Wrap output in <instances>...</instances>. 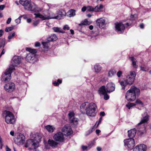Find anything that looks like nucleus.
I'll return each instance as SVG.
<instances>
[{"mask_svg":"<svg viewBox=\"0 0 151 151\" xmlns=\"http://www.w3.org/2000/svg\"><path fill=\"white\" fill-rule=\"evenodd\" d=\"M11 20L12 19L11 18H9L6 21V23L7 24H9L10 23Z\"/></svg>","mask_w":151,"mask_h":151,"instance_id":"nucleus-58","label":"nucleus"},{"mask_svg":"<svg viewBox=\"0 0 151 151\" xmlns=\"http://www.w3.org/2000/svg\"><path fill=\"white\" fill-rule=\"evenodd\" d=\"M82 11L84 12L86 10H87V6H84L82 8Z\"/></svg>","mask_w":151,"mask_h":151,"instance_id":"nucleus-56","label":"nucleus"},{"mask_svg":"<svg viewBox=\"0 0 151 151\" xmlns=\"http://www.w3.org/2000/svg\"><path fill=\"white\" fill-rule=\"evenodd\" d=\"M5 8V6L4 5H0V10H3Z\"/></svg>","mask_w":151,"mask_h":151,"instance_id":"nucleus-55","label":"nucleus"},{"mask_svg":"<svg viewBox=\"0 0 151 151\" xmlns=\"http://www.w3.org/2000/svg\"><path fill=\"white\" fill-rule=\"evenodd\" d=\"M96 149L98 151H100L101 150V148L100 147H97Z\"/></svg>","mask_w":151,"mask_h":151,"instance_id":"nucleus-64","label":"nucleus"},{"mask_svg":"<svg viewBox=\"0 0 151 151\" xmlns=\"http://www.w3.org/2000/svg\"><path fill=\"white\" fill-rule=\"evenodd\" d=\"M53 139L57 142L62 143L64 142L65 138L63 134L61 132H58L53 136Z\"/></svg>","mask_w":151,"mask_h":151,"instance_id":"nucleus-12","label":"nucleus"},{"mask_svg":"<svg viewBox=\"0 0 151 151\" xmlns=\"http://www.w3.org/2000/svg\"><path fill=\"white\" fill-rule=\"evenodd\" d=\"M58 38L55 34H53L48 37L47 38V41L49 42H52L56 41Z\"/></svg>","mask_w":151,"mask_h":151,"instance_id":"nucleus-27","label":"nucleus"},{"mask_svg":"<svg viewBox=\"0 0 151 151\" xmlns=\"http://www.w3.org/2000/svg\"><path fill=\"white\" fill-rule=\"evenodd\" d=\"M140 92V90L134 86H132L127 92V94L134 93V94H138Z\"/></svg>","mask_w":151,"mask_h":151,"instance_id":"nucleus-24","label":"nucleus"},{"mask_svg":"<svg viewBox=\"0 0 151 151\" xmlns=\"http://www.w3.org/2000/svg\"><path fill=\"white\" fill-rule=\"evenodd\" d=\"M46 129L49 132H52L55 128L52 126H50V125H47L46 127Z\"/></svg>","mask_w":151,"mask_h":151,"instance_id":"nucleus-36","label":"nucleus"},{"mask_svg":"<svg viewBox=\"0 0 151 151\" xmlns=\"http://www.w3.org/2000/svg\"><path fill=\"white\" fill-rule=\"evenodd\" d=\"M5 38H3L1 39V41H0V47H4L5 45Z\"/></svg>","mask_w":151,"mask_h":151,"instance_id":"nucleus-42","label":"nucleus"},{"mask_svg":"<svg viewBox=\"0 0 151 151\" xmlns=\"http://www.w3.org/2000/svg\"><path fill=\"white\" fill-rule=\"evenodd\" d=\"M62 131L66 136L70 135L72 133V131L69 125L66 124L62 129Z\"/></svg>","mask_w":151,"mask_h":151,"instance_id":"nucleus-15","label":"nucleus"},{"mask_svg":"<svg viewBox=\"0 0 151 151\" xmlns=\"http://www.w3.org/2000/svg\"><path fill=\"white\" fill-rule=\"evenodd\" d=\"M58 144V142L52 139H49L47 142L44 143L45 147L47 149L49 148L50 146L53 148H56L57 147Z\"/></svg>","mask_w":151,"mask_h":151,"instance_id":"nucleus-11","label":"nucleus"},{"mask_svg":"<svg viewBox=\"0 0 151 151\" xmlns=\"http://www.w3.org/2000/svg\"><path fill=\"white\" fill-rule=\"evenodd\" d=\"M3 116L5 118V121L7 124H14L16 121V118L11 112L5 111L3 113Z\"/></svg>","mask_w":151,"mask_h":151,"instance_id":"nucleus-6","label":"nucleus"},{"mask_svg":"<svg viewBox=\"0 0 151 151\" xmlns=\"http://www.w3.org/2000/svg\"><path fill=\"white\" fill-rule=\"evenodd\" d=\"M129 59L132 62V65L133 67L134 68H137V65L136 64L137 60L134 59V57H130Z\"/></svg>","mask_w":151,"mask_h":151,"instance_id":"nucleus-30","label":"nucleus"},{"mask_svg":"<svg viewBox=\"0 0 151 151\" xmlns=\"http://www.w3.org/2000/svg\"><path fill=\"white\" fill-rule=\"evenodd\" d=\"M44 15H42L40 13H35L34 15L35 18H39L42 20L49 19H55L56 13L54 14L51 12L47 10V12L43 13Z\"/></svg>","mask_w":151,"mask_h":151,"instance_id":"nucleus-7","label":"nucleus"},{"mask_svg":"<svg viewBox=\"0 0 151 151\" xmlns=\"http://www.w3.org/2000/svg\"><path fill=\"white\" fill-rule=\"evenodd\" d=\"M43 10V8H42L37 7L35 4H34L33 5V7L32 8L30 11L34 12H38L42 11Z\"/></svg>","mask_w":151,"mask_h":151,"instance_id":"nucleus-26","label":"nucleus"},{"mask_svg":"<svg viewBox=\"0 0 151 151\" xmlns=\"http://www.w3.org/2000/svg\"><path fill=\"white\" fill-rule=\"evenodd\" d=\"M87 11L88 12H94V8L91 6H87Z\"/></svg>","mask_w":151,"mask_h":151,"instance_id":"nucleus-44","label":"nucleus"},{"mask_svg":"<svg viewBox=\"0 0 151 151\" xmlns=\"http://www.w3.org/2000/svg\"><path fill=\"white\" fill-rule=\"evenodd\" d=\"M52 29L55 32L61 33H65V32L62 30V29L60 27H53L52 28Z\"/></svg>","mask_w":151,"mask_h":151,"instance_id":"nucleus-32","label":"nucleus"},{"mask_svg":"<svg viewBox=\"0 0 151 151\" xmlns=\"http://www.w3.org/2000/svg\"><path fill=\"white\" fill-rule=\"evenodd\" d=\"M94 69L96 73H99L101 70V67L99 64H96L94 66Z\"/></svg>","mask_w":151,"mask_h":151,"instance_id":"nucleus-34","label":"nucleus"},{"mask_svg":"<svg viewBox=\"0 0 151 151\" xmlns=\"http://www.w3.org/2000/svg\"><path fill=\"white\" fill-rule=\"evenodd\" d=\"M26 50L29 52L26 55L25 59L27 61L30 63H33L36 61L37 58V56L35 54L37 50L36 49L27 48Z\"/></svg>","mask_w":151,"mask_h":151,"instance_id":"nucleus-4","label":"nucleus"},{"mask_svg":"<svg viewBox=\"0 0 151 151\" xmlns=\"http://www.w3.org/2000/svg\"><path fill=\"white\" fill-rule=\"evenodd\" d=\"M13 29V28L12 27H6L5 29V31L6 32H7L9 31H10L12 30Z\"/></svg>","mask_w":151,"mask_h":151,"instance_id":"nucleus-46","label":"nucleus"},{"mask_svg":"<svg viewBox=\"0 0 151 151\" xmlns=\"http://www.w3.org/2000/svg\"><path fill=\"white\" fill-rule=\"evenodd\" d=\"M19 2L22 5L24 9L27 11H30L34 4L31 3V0H19Z\"/></svg>","mask_w":151,"mask_h":151,"instance_id":"nucleus-9","label":"nucleus"},{"mask_svg":"<svg viewBox=\"0 0 151 151\" xmlns=\"http://www.w3.org/2000/svg\"><path fill=\"white\" fill-rule=\"evenodd\" d=\"M116 30L119 33H121L124 32L125 27L122 23H116L115 24Z\"/></svg>","mask_w":151,"mask_h":151,"instance_id":"nucleus-18","label":"nucleus"},{"mask_svg":"<svg viewBox=\"0 0 151 151\" xmlns=\"http://www.w3.org/2000/svg\"><path fill=\"white\" fill-rule=\"evenodd\" d=\"M100 115L101 116H105V113L104 111H101L100 112Z\"/></svg>","mask_w":151,"mask_h":151,"instance_id":"nucleus-57","label":"nucleus"},{"mask_svg":"<svg viewBox=\"0 0 151 151\" xmlns=\"http://www.w3.org/2000/svg\"><path fill=\"white\" fill-rule=\"evenodd\" d=\"M39 21L38 20L34 22L33 24L34 27L37 26L39 23Z\"/></svg>","mask_w":151,"mask_h":151,"instance_id":"nucleus-50","label":"nucleus"},{"mask_svg":"<svg viewBox=\"0 0 151 151\" xmlns=\"http://www.w3.org/2000/svg\"><path fill=\"white\" fill-rule=\"evenodd\" d=\"M147 149V146L144 144H141L137 145L133 150V151H146Z\"/></svg>","mask_w":151,"mask_h":151,"instance_id":"nucleus-22","label":"nucleus"},{"mask_svg":"<svg viewBox=\"0 0 151 151\" xmlns=\"http://www.w3.org/2000/svg\"><path fill=\"white\" fill-rule=\"evenodd\" d=\"M104 99L105 100H107L109 99V95H104Z\"/></svg>","mask_w":151,"mask_h":151,"instance_id":"nucleus-54","label":"nucleus"},{"mask_svg":"<svg viewBox=\"0 0 151 151\" xmlns=\"http://www.w3.org/2000/svg\"><path fill=\"white\" fill-rule=\"evenodd\" d=\"M3 34V31L2 29L0 30V37H1Z\"/></svg>","mask_w":151,"mask_h":151,"instance_id":"nucleus-60","label":"nucleus"},{"mask_svg":"<svg viewBox=\"0 0 151 151\" xmlns=\"http://www.w3.org/2000/svg\"><path fill=\"white\" fill-rule=\"evenodd\" d=\"M116 73L115 70H110L108 72V76H109L111 77L115 75Z\"/></svg>","mask_w":151,"mask_h":151,"instance_id":"nucleus-39","label":"nucleus"},{"mask_svg":"<svg viewBox=\"0 0 151 151\" xmlns=\"http://www.w3.org/2000/svg\"><path fill=\"white\" fill-rule=\"evenodd\" d=\"M93 130V128H92L88 130L86 133V135L88 136L91 133Z\"/></svg>","mask_w":151,"mask_h":151,"instance_id":"nucleus-45","label":"nucleus"},{"mask_svg":"<svg viewBox=\"0 0 151 151\" xmlns=\"http://www.w3.org/2000/svg\"><path fill=\"white\" fill-rule=\"evenodd\" d=\"M106 88L104 86H102L99 90V92L100 94H107L114 91L115 89V85L112 82L108 83L106 85Z\"/></svg>","mask_w":151,"mask_h":151,"instance_id":"nucleus-5","label":"nucleus"},{"mask_svg":"<svg viewBox=\"0 0 151 151\" xmlns=\"http://www.w3.org/2000/svg\"><path fill=\"white\" fill-rule=\"evenodd\" d=\"M136 132L137 130L135 128L128 131V133L129 137L130 138L133 139V138L135 136Z\"/></svg>","mask_w":151,"mask_h":151,"instance_id":"nucleus-25","label":"nucleus"},{"mask_svg":"<svg viewBox=\"0 0 151 151\" xmlns=\"http://www.w3.org/2000/svg\"><path fill=\"white\" fill-rule=\"evenodd\" d=\"M140 69L143 71L146 72L148 71V69L145 67H143L141 66H140Z\"/></svg>","mask_w":151,"mask_h":151,"instance_id":"nucleus-49","label":"nucleus"},{"mask_svg":"<svg viewBox=\"0 0 151 151\" xmlns=\"http://www.w3.org/2000/svg\"><path fill=\"white\" fill-rule=\"evenodd\" d=\"M69 119L71 123L76 125L78 124V119L75 116V114L73 112H70L68 114Z\"/></svg>","mask_w":151,"mask_h":151,"instance_id":"nucleus-16","label":"nucleus"},{"mask_svg":"<svg viewBox=\"0 0 151 151\" xmlns=\"http://www.w3.org/2000/svg\"><path fill=\"white\" fill-rule=\"evenodd\" d=\"M137 104H139L141 106H142L143 103L140 100L138 99L136 100L135 103H129L126 104V106L129 109H130L133 106L136 105Z\"/></svg>","mask_w":151,"mask_h":151,"instance_id":"nucleus-23","label":"nucleus"},{"mask_svg":"<svg viewBox=\"0 0 151 151\" xmlns=\"http://www.w3.org/2000/svg\"><path fill=\"white\" fill-rule=\"evenodd\" d=\"M56 15L55 19H60L66 15V13L64 10H60L56 12Z\"/></svg>","mask_w":151,"mask_h":151,"instance_id":"nucleus-20","label":"nucleus"},{"mask_svg":"<svg viewBox=\"0 0 151 151\" xmlns=\"http://www.w3.org/2000/svg\"><path fill=\"white\" fill-rule=\"evenodd\" d=\"M17 66L12 65L10 66L9 68L7 69L2 76L1 80L2 81L6 82L9 81L11 79V73L15 70L14 66Z\"/></svg>","mask_w":151,"mask_h":151,"instance_id":"nucleus-8","label":"nucleus"},{"mask_svg":"<svg viewBox=\"0 0 151 151\" xmlns=\"http://www.w3.org/2000/svg\"><path fill=\"white\" fill-rule=\"evenodd\" d=\"M99 34V32L98 30L92 31L91 33L92 38H93V37L97 36Z\"/></svg>","mask_w":151,"mask_h":151,"instance_id":"nucleus-41","label":"nucleus"},{"mask_svg":"<svg viewBox=\"0 0 151 151\" xmlns=\"http://www.w3.org/2000/svg\"><path fill=\"white\" fill-rule=\"evenodd\" d=\"M42 138L41 135L37 133L34 136L33 139H28L26 142L25 147L28 148L29 149H35L39 146V142Z\"/></svg>","mask_w":151,"mask_h":151,"instance_id":"nucleus-2","label":"nucleus"},{"mask_svg":"<svg viewBox=\"0 0 151 151\" xmlns=\"http://www.w3.org/2000/svg\"><path fill=\"white\" fill-rule=\"evenodd\" d=\"M5 51L4 49H3L0 55L1 56L2 55L4 54L5 53Z\"/></svg>","mask_w":151,"mask_h":151,"instance_id":"nucleus-62","label":"nucleus"},{"mask_svg":"<svg viewBox=\"0 0 151 151\" xmlns=\"http://www.w3.org/2000/svg\"><path fill=\"white\" fill-rule=\"evenodd\" d=\"M15 22L17 24H19L21 22L20 21V20H19V19H17L15 20Z\"/></svg>","mask_w":151,"mask_h":151,"instance_id":"nucleus-59","label":"nucleus"},{"mask_svg":"<svg viewBox=\"0 0 151 151\" xmlns=\"http://www.w3.org/2000/svg\"><path fill=\"white\" fill-rule=\"evenodd\" d=\"M81 148H82V149L83 150H88V146H84V145H82L81 146Z\"/></svg>","mask_w":151,"mask_h":151,"instance_id":"nucleus-52","label":"nucleus"},{"mask_svg":"<svg viewBox=\"0 0 151 151\" xmlns=\"http://www.w3.org/2000/svg\"><path fill=\"white\" fill-rule=\"evenodd\" d=\"M97 107L93 103H89L86 102L82 104L80 107V111L83 114H86L88 116H94L97 113Z\"/></svg>","mask_w":151,"mask_h":151,"instance_id":"nucleus-1","label":"nucleus"},{"mask_svg":"<svg viewBox=\"0 0 151 151\" xmlns=\"http://www.w3.org/2000/svg\"><path fill=\"white\" fill-rule=\"evenodd\" d=\"M136 96V95H125V98L127 101H132L135 99Z\"/></svg>","mask_w":151,"mask_h":151,"instance_id":"nucleus-28","label":"nucleus"},{"mask_svg":"<svg viewBox=\"0 0 151 151\" xmlns=\"http://www.w3.org/2000/svg\"><path fill=\"white\" fill-rule=\"evenodd\" d=\"M132 24V23H130V22L128 23V22H127V23H126L125 25H126L127 27H128V26L131 25Z\"/></svg>","mask_w":151,"mask_h":151,"instance_id":"nucleus-61","label":"nucleus"},{"mask_svg":"<svg viewBox=\"0 0 151 151\" xmlns=\"http://www.w3.org/2000/svg\"><path fill=\"white\" fill-rule=\"evenodd\" d=\"M97 25L101 29L105 28L106 24V20L104 18H101L97 19L96 21Z\"/></svg>","mask_w":151,"mask_h":151,"instance_id":"nucleus-14","label":"nucleus"},{"mask_svg":"<svg viewBox=\"0 0 151 151\" xmlns=\"http://www.w3.org/2000/svg\"><path fill=\"white\" fill-rule=\"evenodd\" d=\"M62 82V80L60 79H58L57 80V81H54L52 82V83L54 86H57L59 85Z\"/></svg>","mask_w":151,"mask_h":151,"instance_id":"nucleus-38","label":"nucleus"},{"mask_svg":"<svg viewBox=\"0 0 151 151\" xmlns=\"http://www.w3.org/2000/svg\"><path fill=\"white\" fill-rule=\"evenodd\" d=\"M144 114L145 116H143V115L142 114V117L141 121L136 126L138 131L140 132L141 135L144 134L146 133V128L144 124L147 122L149 119V115L147 113H145Z\"/></svg>","mask_w":151,"mask_h":151,"instance_id":"nucleus-3","label":"nucleus"},{"mask_svg":"<svg viewBox=\"0 0 151 151\" xmlns=\"http://www.w3.org/2000/svg\"><path fill=\"white\" fill-rule=\"evenodd\" d=\"M75 15V11L73 9L69 10L66 14V15L69 17L74 16Z\"/></svg>","mask_w":151,"mask_h":151,"instance_id":"nucleus-29","label":"nucleus"},{"mask_svg":"<svg viewBox=\"0 0 151 151\" xmlns=\"http://www.w3.org/2000/svg\"><path fill=\"white\" fill-rule=\"evenodd\" d=\"M119 83L122 86V89H124L125 87L127 85H128L126 80L120 81H119Z\"/></svg>","mask_w":151,"mask_h":151,"instance_id":"nucleus-35","label":"nucleus"},{"mask_svg":"<svg viewBox=\"0 0 151 151\" xmlns=\"http://www.w3.org/2000/svg\"><path fill=\"white\" fill-rule=\"evenodd\" d=\"M15 34L14 32L11 35H10L8 37V38L10 40L12 39L13 37L14 36Z\"/></svg>","mask_w":151,"mask_h":151,"instance_id":"nucleus-48","label":"nucleus"},{"mask_svg":"<svg viewBox=\"0 0 151 151\" xmlns=\"http://www.w3.org/2000/svg\"><path fill=\"white\" fill-rule=\"evenodd\" d=\"M25 137L22 134H19L18 135L15 139V142L16 143L19 144H23L25 141Z\"/></svg>","mask_w":151,"mask_h":151,"instance_id":"nucleus-21","label":"nucleus"},{"mask_svg":"<svg viewBox=\"0 0 151 151\" xmlns=\"http://www.w3.org/2000/svg\"><path fill=\"white\" fill-rule=\"evenodd\" d=\"M43 45V47L45 50H46L47 49L50 45L49 42L48 41L46 42H43L42 43Z\"/></svg>","mask_w":151,"mask_h":151,"instance_id":"nucleus-33","label":"nucleus"},{"mask_svg":"<svg viewBox=\"0 0 151 151\" xmlns=\"http://www.w3.org/2000/svg\"><path fill=\"white\" fill-rule=\"evenodd\" d=\"M137 16L138 15L136 14H131L130 16V19L133 21L137 18Z\"/></svg>","mask_w":151,"mask_h":151,"instance_id":"nucleus-40","label":"nucleus"},{"mask_svg":"<svg viewBox=\"0 0 151 151\" xmlns=\"http://www.w3.org/2000/svg\"><path fill=\"white\" fill-rule=\"evenodd\" d=\"M103 7V5L102 4H100L99 5H97L94 8V12H99L102 11Z\"/></svg>","mask_w":151,"mask_h":151,"instance_id":"nucleus-31","label":"nucleus"},{"mask_svg":"<svg viewBox=\"0 0 151 151\" xmlns=\"http://www.w3.org/2000/svg\"><path fill=\"white\" fill-rule=\"evenodd\" d=\"M90 24V23L86 19L84 20L83 21L81 22L79 24V25L81 26L82 25H89Z\"/></svg>","mask_w":151,"mask_h":151,"instance_id":"nucleus-37","label":"nucleus"},{"mask_svg":"<svg viewBox=\"0 0 151 151\" xmlns=\"http://www.w3.org/2000/svg\"><path fill=\"white\" fill-rule=\"evenodd\" d=\"M40 44L39 42H36L35 43V47H39L40 46Z\"/></svg>","mask_w":151,"mask_h":151,"instance_id":"nucleus-53","label":"nucleus"},{"mask_svg":"<svg viewBox=\"0 0 151 151\" xmlns=\"http://www.w3.org/2000/svg\"><path fill=\"white\" fill-rule=\"evenodd\" d=\"M63 29L64 30H69L70 29V27L68 25H65L63 27Z\"/></svg>","mask_w":151,"mask_h":151,"instance_id":"nucleus-47","label":"nucleus"},{"mask_svg":"<svg viewBox=\"0 0 151 151\" xmlns=\"http://www.w3.org/2000/svg\"><path fill=\"white\" fill-rule=\"evenodd\" d=\"M5 90L9 92H12L15 89V85L13 83H9L5 84L4 86Z\"/></svg>","mask_w":151,"mask_h":151,"instance_id":"nucleus-17","label":"nucleus"},{"mask_svg":"<svg viewBox=\"0 0 151 151\" xmlns=\"http://www.w3.org/2000/svg\"><path fill=\"white\" fill-rule=\"evenodd\" d=\"M141 29H143L144 27V25L143 24H141L139 25Z\"/></svg>","mask_w":151,"mask_h":151,"instance_id":"nucleus-63","label":"nucleus"},{"mask_svg":"<svg viewBox=\"0 0 151 151\" xmlns=\"http://www.w3.org/2000/svg\"><path fill=\"white\" fill-rule=\"evenodd\" d=\"M136 76V74L134 71H130L129 74L127 75L126 79L128 85H131L133 83Z\"/></svg>","mask_w":151,"mask_h":151,"instance_id":"nucleus-10","label":"nucleus"},{"mask_svg":"<svg viewBox=\"0 0 151 151\" xmlns=\"http://www.w3.org/2000/svg\"><path fill=\"white\" fill-rule=\"evenodd\" d=\"M95 143L94 141H93L89 142L88 144V149L89 150L92 148L94 145Z\"/></svg>","mask_w":151,"mask_h":151,"instance_id":"nucleus-43","label":"nucleus"},{"mask_svg":"<svg viewBox=\"0 0 151 151\" xmlns=\"http://www.w3.org/2000/svg\"><path fill=\"white\" fill-rule=\"evenodd\" d=\"M117 76L118 77H120L122 75V72L121 71H119L117 73Z\"/></svg>","mask_w":151,"mask_h":151,"instance_id":"nucleus-51","label":"nucleus"},{"mask_svg":"<svg viewBox=\"0 0 151 151\" xmlns=\"http://www.w3.org/2000/svg\"><path fill=\"white\" fill-rule=\"evenodd\" d=\"M124 142L125 146L130 149H132L135 145L134 139L132 138H129L124 139Z\"/></svg>","mask_w":151,"mask_h":151,"instance_id":"nucleus-13","label":"nucleus"},{"mask_svg":"<svg viewBox=\"0 0 151 151\" xmlns=\"http://www.w3.org/2000/svg\"><path fill=\"white\" fill-rule=\"evenodd\" d=\"M21 57L18 56H14L12 58V63L14 65L17 66L21 62Z\"/></svg>","mask_w":151,"mask_h":151,"instance_id":"nucleus-19","label":"nucleus"}]
</instances>
